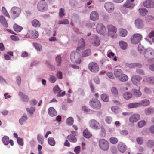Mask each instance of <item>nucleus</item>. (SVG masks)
Segmentation results:
<instances>
[{"mask_svg":"<svg viewBox=\"0 0 154 154\" xmlns=\"http://www.w3.org/2000/svg\"><path fill=\"white\" fill-rule=\"evenodd\" d=\"M79 51L77 49L76 51H72L71 54L70 59L71 61L77 64H80L81 62V56L78 51Z\"/></svg>","mask_w":154,"mask_h":154,"instance_id":"obj_1","label":"nucleus"},{"mask_svg":"<svg viewBox=\"0 0 154 154\" xmlns=\"http://www.w3.org/2000/svg\"><path fill=\"white\" fill-rule=\"evenodd\" d=\"M99 146L102 150L106 151L108 150L109 146L108 141L104 138H102L99 140Z\"/></svg>","mask_w":154,"mask_h":154,"instance_id":"obj_2","label":"nucleus"},{"mask_svg":"<svg viewBox=\"0 0 154 154\" xmlns=\"http://www.w3.org/2000/svg\"><path fill=\"white\" fill-rule=\"evenodd\" d=\"M108 30V34L112 38H116V32L117 29L116 27L111 24L108 25L107 26Z\"/></svg>","mask_w":154,"mask_h":154,"instance_id":"obj_3","label":"nucleus"},{"mask_svg":"<svg viewBox=\"0 0 154 154\" xmlns=\"http://www.w3.org/2000/svg\"><path fill=\"white\" fill-rule=\"evenodd\" d=\"M21 9L17 7H13L10 10L11 18L14 19L17 17L21 12Z\"/></svg>","mask_w":154,"mask_h":154,"instance_id":"obj_4","label":"nucleus"},{"mask_svg":"<svg viewBox=\"0 0 154 154\" xmlns=\"http://www.w3.org/2000/svg\"><path fill=\"white\" fill-rule=\"evenodd\" d=\"M90 106L93 109L98 110L101 106V104L100 101L97 99L92 98L89 102Z\"/></svg>","mask_w":154,"mask_h":154,"instance_id":"obj_5","label":"nucleus"},{"mask_svg":"<svg viewBox=\"0 0 154 154\" xmlns=\"http://www.w3.org/2000/svg\"><path fill=\"white\" fill-rule=\"evenodd\" d=\"M89 70L92 72L96 73L99 70V67L98 64L95 62H90L88 65Z\"/></svg>","mask_w":154,"mask_h":154,"instance_id":"obj_6","label":"nucleus"},{"mask_svg":"<svg viewBox=\"0 0 154 154\" xmlns=\"http://www.w3.org/2000/svg\"><path fill=\"white\" fill-rule=\"evenodd\" d=\"M142 36L139 33L134 34L131 38V41L134 44H137L142 39Z\"/></svg>","mask_w":154,"mask_h":154,"instance_id":"obj_7","label":"nucleus"},{"mask_svg":"<svg viewBox=\"0 0 154 154\" xmlns=\"http://www.w3.org/2000/svg\"><path fill=\"white\" fill-rule=\"evenodd\" d=\"M106 11L109 13L112 12L114 9V6L112 3L111 2H106L104 6Z\"/></svg>","mask_w":154,"mask_h":154,"instance_id":"obj_8","label":"nucleus"},{"mask_svg":"<svg viewBox=\"0 0 154 154\" xmlns=\"http://www.w3.org/2000/svg\"><path fill=\"white\" fill-rule=\"evenodd\" d=\"M89 125L92 128L98 129L100 128V123L95 119H91L89 122Z\"/></svg>","mask_w":154,"mask_h":154,"instance_id":"obj_9","label":"nucleus"},{"mask_svg":"<svg viewBox=\"0 0 154 154\" xmlns=\"http://www.w3.org/2000/svg\"><path fill=\"white\" fill-rule=\"evenodd\" d=\"M144 56L146 58L152 59L154 57V51L152 49H147L144 53Z\"/></svg>","mask_w":154,"mask_h":154,"instance_id":"obj_10","label":"nucleus"},{"mask_svg":"<svg viewBox=\"0 0 154 154\" xmlns=\"http://www.w3.org/2000/svg\"><path fill=\"white\" fill-rule=\"evenodd\" d=\"M37 8L39 11H44L47 9V5L45 2L40 1L37 4Z\"/></svg>","mask_w":154,"mask_h":154,"instance_id":"obj_11","label":"nucleus"},{"mask_svg":"<svg viewBox=\"0 0 154 154\" xmlns=\"http://www.w3.org/2000/svg\"><path fill=\"white\" fill-rule=\"evenodd\" d=\"M143 6L147 8H152L154 7V2L152 0H146L143 3Z\"/></svg>","mask_w":154,"mask_h":154,"instance_id":"obj_12","label":"nucleus"},{"mask_svg":"<svg viewBox=\"0 0 154 154\" xmlns=\"http://www.w3.org/2000/svg\"><path fill=\"white\" fill-rule=\"evenodd\" d=\"M106 29L105 26L102 23L98 24L97 27V32L100 34H103L105 32Z\"/></svg>","mask_w":154,"mask_h":154,"instance_id":"obj_13","label":"nucleus"},{"mask_svg":"<svg viewBox=\"0 0 154 154\" xmlns=\"http://www.w3.org/2000/svg\"><path fill=\"white\" fill-rule=\"evenodd\" d=\"M131 79L133 84L137 85L140 84V81L142 80V78L140 76L135 75L132 77Z\"/></svg>","mask_w":154,"mask_h":154,"instance_id":"obj_14","label":"nucleus"},{"mask_svg":"<svg viewBox=\"0 0 154 154\" xmlns=\"http://www.w3.org/2000/svg\"><path fill=\"white\" fill-rule=\"evenodd\" d=\"M135 23L136 27L138 29H141L144 26L143 21L140 19H137L135 20Z\"/></svg>","mask_w":154,"mask_h":154,"instance_id":"obj_15","label":"nucleus"},{"mask_svg":"<svg viewBox=\"0 0 154 154\" xmlns=\"http://www.w3.org/2000/svg\"><path fill=\"white\" fill-rule=\"evenodd\" d=\"M140 119V115L138 114H134L132 115L129 118V120L131 123H134L137 122Z\"/></svg>","mask_w":154,"mask_h":154,"instance_id":"obj_16","label":"nucleus"},{"mask_svg":"<svg viewBox=\"0 0 154 154\" xmlns=\"http://www.w3.org/2000/svg\"><path fill=\"white\" fill-rule=\"evenodd\" d=\"M99 17L98 13L96 11H92L90 15V18L93 21H96L97 20Z\"/></svg>","mask_w":154,"mask_h":154,"instance_id":"obj_17","label":"nucleus"},{"mask_svg":"<svg viewBox=\"0 0 154 154\" xmlns=\"http://www.w3.org/2000/svg\"><path fill=\"white\" fill-rule=\"evenodd\" d=\"M21 100L24 102H27L29 100L28 96L26 95L21 92H19L18 93Z\"/></svg>","mask_w":154,"mask_h":154,"instance_id":"obj_18","label":"nucleus"},{"mask_svg":"<svg viewBox=\"0 0 154 154\" xmlns=\"http://www.w3.org/2000/svg\"><path fill=\"white\" fill-rule=\"evenodd\" d=\"M78 45L77 49L79 51L82 50L85 46V42L83 38L80 39L78 42Z\"/></svg>","mask_w":154,"mask_h":154,"instance_id":"obj_19","label":"nucleus"},{"mask_svg":"<svg viewBox=\"0 0 154 154\" xmlns=\"http://www.w3.org/2000/svg\"><path fill=\"white\" fill-rule=\"evenodd\" d=\"M0 22L3 26L5 28L8 27L7 21L5 17L3 15H0Z\"/></svg>","mask_w":154,"mask_h":154,"instance_id":"obj_20","label":"nucleus"},{"mask_svg":"<svg viewBox=\"0 0 154 154\" xmlns=\"http://www.w3.org/2000/svg\"><path fill=\"white\" fill-rule=\"evenodd\" d=\"M135 6V4L129 0H127L126 2L123 5L124 7L130 9H132Z\"/></svg>","mask_w":154,"mask_h":154,"instance_id":"obj_21","label":"nucleus"},{"mask_svg":"<svg viewBox=\"0 0 154 154\" xmlns=\"http://www.w3.org/2000/svg\"><path fill=\"white\" fill-rule=\"evenodd\" d=\"M29 37L32 38H38L39 36L38 32L35 30L29 31Z\"/></svg>","mask_w":154,"mask_h":154,"instance_id":"obj_22","label":"nucleus"},{"mask_svg":"<svg viewBox=\"0 0 154 154\" xmlns=\"http://www.w3.org/2000/svg\"><path fill=\"white\" fill-rule=\"evenodd\" d=\"M126 146L123 143L120 142L118 144V148L121 152H124L126 149Z\"/></svg>","mask_w":154,"mask_h":154,"instance_id":"obj_23","label":"nucleus"},{"mask_svg":"<svg viewBox=\"0 0 154 154\" xmlns=\"http://www.w3.org/2000/svg\"><path fill=\"white\" fill-rule=\"evenodd\" d=\"M48 113L50 116L52 117L55 116L57 115L56 111L52 107H51L49 108Z\"/></svg>","mask_w":154,"mask_h":154,"instance_id":"obj_24","label":"nucleus"},{"mask_svg":"<svg viewBox=\"0 0 154 154\" xmlns=\"http://www.w3.org/2000/svg\"><path fill=\"white\" fill-rule=\"evenodd\" d=\"M138 12L140 15L142 16H145L148 13V10L144 8H140L138 10Z\"/></svg>","mask_w":154,"mask_h":154,"instance_id":"obj_25","label":"nucleus"},{"mask_svg":"<svg viewBox=\"0 0 154 154\" xmlns=\"http://www.w3.org/2000/svg\"><path fill=\"white\" fill-rule=\"evenodd\" d=\"M67 139L71 142L75 143L77 141V138L72 134L68 135L67 137Z\"/></svg>","mask_w":154,"mask_h":154,"instance_id":"obj_26","label":"nucleus"},{"mask_svg":"<svg viewBox=\"0 0 154 154\" xmlns=\"http://www.w3.org/2000/svg\"><path fill=\"white\" fill-rule=\"evenodd\" d=\"M133 94L136 97H140L142 95V93L140 91V88L139 87L138 89H133L132 91Z\"/></svg>","mask_w":154,"mask_h":154,"instance_id":"obj_27","label":"nucleus"},{"mask_svg":"<svg viewBox=\"0 0 154 154\" xmlns=\"http://www.w3.org/2000/svg\"><path fill=\"white\" fill-rule=\"evenodd\" d=\"M139 106H148L150 104V102L149 100L147 99H144L140 101Z\"/></svg>","mask_w":154,"mask_h":154,"instance_id":"obj_28","label":"nucleus"},{"mask_svg":"<svg viewBox=\"0 0 154 154\" xmlns=\"http://www.w3.org/2000/svg\"><path fill=\"white\" fill-rule=\"evenodd\" d=\"M32 26L35 27H39L41 26L40 22L37 19H35L32 22Z\"/></svg>","mask_w":154,"mask_h":154,"instance_id":"obj_29","label":"nucleus"},{"mask_svg":"<svg viewBox=\"0 0 154 154\" xmlns=\"http://www.w3.org/2000/svg\"><path fill=\"white\" fill-rule=\"evenodd\" d=\"M122 72L120 69H116L114 71V74L117 78H119L122 74Z\"/></svg>","mask_w":154,"mask_h":154,"instance_id":"obj_30","label":"nucleus"},{"mask_svg":"<svg viewBox=\"0 0 154 154\" xmlns=\"http://www.w3.org/2000/svg\"><path fill=\"white\" fill-rule=\"evenodd\" d=\"M119 45L120 48L122 49H126L128 47V44L126 42L123 41H121L119 42Z\"/></svg>","mask_w":154,"mask_h":154,"instance_id":"obj_31","label":"nucleus"},{"mask_svg":"<svg viewBox=\"0 0 154 154\" xmlns=\"http://www.w3.org/2000/svg\"><path fill=\"white\" fill-rule=\"evenodd\" d=\"M84 136L87 138H89L92 136V134L87 129H85L83 132Z\"/></svg>","mask_w":154,"mask_h":154,"instance_id":"obj_32","label":"nucleus"},{"mask_svg":"<svg viewBox=\"0 0 154 154\" xmlns=\"http://www.w3.org/2000/svg\"><path fill=\"white\" fill-rule=\"evenodd\" d=\"M91 50L90 49H88L83 51L82 53V57H85L89 56L91 54Z\"/></svg>","mask_w":154,"mask_h":154,"instance_id":"obj_33","label":"nucleus"},{"mask_svg":"<svg viewBox=\"0 0 154 154\" xmlns=\"http://www.w3.org/2000/svg\"><path fill=\"white\" fill-rule=\"evenodd\" d=\"M140 104L138 103H133L128 104V107L130 108H136L139 106Z\"/></svg>","mask_w":154,"mask_h":154,"instance_id":"obj_34","label":"nucleus"},{"mask_svg":"<svg viewBox=\"0 0 154 154\" xmlns=\"http://www.w3.org/2000/svg\"><path fill=\"white\" fill-rule=\"evenodd\" d=\"M154 109L152 108L149 107L145 109V113L146 115H149L153 113Z\"/></svg>","mask_w":154,"mask_h":154,"instance_id":"obj_35","label":"nucleus"},{"mask_svg":"<svg viewBox=\"0 0 154 154\" xmlns=\"http://www.w3.org/2000/svg\"><path fill=\"white\" fill-rule=\"evenodd\" d=\"M14 31L17 32H20L23 29V28L15 23L14 25Z\"/></svg>","mask_w":154,"mask_h":154,"instance_id":"obj_36","label":"nucleus"},{"mask_svg":"<svg viewBox=\"0 0 154 154\" xmlns=\"http://www.w3.org/2000/svg\"><path fill=\"white\" fill-rule=\"evenodd\" d=\"M119 79L120 81L124 82L128 80V77L126 75L122 73Z\"/></svg>","mask_w":154,"mask_h":154,"instance_id":"obj_37","label":"nucleus"},{"mask_svg":"<svg viewBox=\"0 0 154 154\" xmlns=\"http://www.w3.org/2000/svg\"><path fill=\"white\" fill-rule=\"evenodd\" d=\"M100 44V41L98 37L96 36L92 44L96 46H98Z\"/></svg>","mask_w":154,"mask_h":154,"instance_id":"obj_38","label":"nucleus"},{"mask_svg":"<svg viewBox=\"0 0 154 154\" xmlns=\"http://www.w3.org/2000/svg\"><path fill=\"white\" fill-rule=\"evenodd\" d=\"M49 144L51 146H54L56 142L54 139L52 137H50L48 139Z\"/></svg>","mask_w":154,"mask_h":154,"instance_id":"obj_39","label":"nucleus"},{"mask_svg":"<svg viewBox=\"0 0 154 154\" xmlns=\"http://www.w3.org/2000/svg\"><path fill=\"white\" fill-rule=\"evenodd\" d=\"M123 97L125 99L128 100L132 97V95L129 92H126L123 94Z\"/></svg>","mask_w":154,"mask_h":154,"instance_id":"obj_40","label":"nucleus"},{"mask_svg":"<svg viewBox=\"0 0 154 154\" xmlns=\"http://www.w3.org/2000/svg\"><path fill=\"white\" fill-rule=\"evenodd\" d=\"M127 34V31L124 29H121L120 30L119 35L122 37H125Z\"/></svg>","mask_w":154,"mask_h":154,"instance_id":"obj_41","label":"nucleus"},{"mask_svg":"<svg viewBox=\"0 0 154 154\" xmlns=\"http://www.w3.org/2000/svg\"><path fill=\"white\" fill-rule=\"evenodd\" d=\"M9 140V137L6 136H5L2 138V141L3 143L6 145L8 144Z\"/></svg>","mask_w":154,"mask_h":154,"instance_id":"obj_42","label":"nucleus"},{"mask_svg":"<svg viewBox=\"0 0 154 154\" xmlns=\"http://www.w3.org/2000/svg\"><path fill=\"white\" fill-rule=\"evenodd\" d=\"M101 98L102 100L104 101L107 102L109 101V96L106 94H102L101 95Z\"/></svg>","mask_w":154,"mask_h":154,"instance_id":"obj_43","label":"nucleus"},{"mask_svg":"<svg viewBox=\"0 0 154 154\" xmlns=\"http://www.w3.org/2000/svg\"><path fill=\"white\" fill-rule=\"evenodd\" d=\"M27 119V117L26 115H24L22 117L19 119V122L21 125H23L25 121Z\"/></svg>","mask_w":154,"mask_h":154,"instance_id":"obj_44","label":"nucleus"},{"mask_svg":"<svg viewBox=\"0 0 154 154\" xmlns=\"http://www.w3.org/2000/svg\"><path fill=\"white\" fill-rule=\"evenodd\" d=\"M33 45L37 51H40L42 50V47L40 44L37 43H33Z\"/></svg>","mask_w":154,"mask_h":154,"instance_id":"obj_45","label":"nucleus"},{"mask_svg":"<svg viewBox=\"0 0 154 154\" xmlns=\"http://www.w3.org/2000/svg\"><path fill=\"white\" fill-rule=\"evenodd\" d=\"M37 140L39 143L42 144L44 143V138L40 134H38L37 135Z\"/></svg>","mask_w":154,"mask_h":154,"instance_id":"obj_46","label":"nucleus"},{"mask_svg":"<svg viewBox=\"0 0 154 154\" xmlns=\"http://www.w3.org/2000/svg\"><path fill=\"white\" fill-rule=\"evenodd\" d=\"M112 112L115 113H117L119 112L120 109L118 106H112L111 108Z\"/></svg>","mask_w":154,"mask_h":154,"instance_id":"obj_47","label":"nucleus"},{"mask_svg":"<svg viewBox=\"0 0 154 154\" xmlns=\"http://www.w3.org/2000/svg\"><path fill=\"white\" fill-rule=\"evenodd\" d=\"M109 140L110 142L114 144H116L118 142V139L114 137H110Z\"/></svg>","mask_w":154,"mask_h":154,"instance_id":"obj_48","label":"nucleus"},{"mask_svg":"<svg viewBox=\"0 0 154 154\" xmlns=\"http://www.w3.org/2000/svg\"><path fill=\"white\" fill-rule=\"evenodd\" d=\"M65 15V10L63 8H61L59 10V15L60 18H62L63 16Z\"/></svg>","mask_w":154,"mask_h":154,"instance_id":"obj_49","label":"nucleus"},{"mask_svg":"<svg viewBox=\"0 0 154 154\" xmlns=\"http://www.w3.org/2000/svg\"><path fill=\"white\" fill-rule=\"evenodd\" d=\"M69 22L67 19H64L62 20H59L58 22V24H68Z\"/></svg>","mask_w":154,"mask_h":154,"instance_id":"obj_50","label":"nucleus"},{"mask_svg":"<svg viewBox=\"0 0 154 154\" xmlns=\"http://www.w3.org/2000/svg\"><path fill=\"white\" fill-rule=\"evenodd\" d=\"M74 122V119L72 117H70L68 118L66 120L67 124L69 125H72Z\"/></svg>","mask_w":154,"mask_h":154,"instance_id":"obj_51","label":"nucleus"},{"mask_svg":"<svg viewBox=\"0 0 154 154\" xmlns=\"http://www.w3.org/2000/svg\"><path fill=\"white\" fill-rule=\"evenodd\" d=\"M70 4L73 7H76L78 5L77 2L75 0H71L70 2Z\"/></svg>","mask_w":154,"mask_h":154,"instance_id":"obj_52","label":"nucleus"},{"mask_svg":"<svg viewBox=\"0 0 154 154\" xmlns=\"http://www.w3.org/2000/svg\"><path fill=\"white\" fill-rule=\"evenodd\" d=\"M56 60L57 62V65H60L62 61V60L61 59V57L60 55H58L57 56L56 58Z\"/></svg>","mask_w":154,"mask_h":154,"instance_id":"obj_53","label":"nucleus"},{"mask_svg":"<svg viewBox=\"0 0 154 154\" xmlns=\"http://www.w3.org/2000/svg\"><path fill=\"white\" fill-rule=\"evenodd\" d=\"M146 145L148 147L151 148L154 146V142L152 140H149L146 143Z\"/></svg>","mask_w":154,"mask_h":154,"instance_id":"obj_54","label":"nucleus"},{"mask_svg":"<svg viewBox=\"0 0 154 154\" xmlns=\"http://www.w3.org/2000/svg\"><path fill=\"white\" fill-rule=\"evenodd\" d=\"M146 123L145 121L144 120L140 121L138 122V125L139 128H142L145 125Z\"/></svg>","mask_w":154,"mask_h":154,"instance_id":"obj_55","label":"nucleus"},{"mask_svg":"<svg viewBox=\"0 0 154 154\" xmlns=\"http://www.w3.org/2000/svg\"><path fill=\"white\" fill-rule=\"evenodd\" d=\"M27 110L28 112L30 113V114L32 115L33 113V112L35 110V108L34 107H31L29 109H28V108L26 109Z\"/></svg>","mask_w":154,"mask_h":154,"instance_id":"obj_56","label":"nucleus"},{"mask_svg":"<svg viewBox=\"0 0 154 154\" xmlns=\"http://www.w3.org/2000/svg\"><path fill=\"white\" fill-rule=\"evenodd\" d=\"M56 78L53 75H50L49 78V81L52 83H54L56 80Z\"/></svg>","mask_w":154,"mask_h":154,"instance_id":"obj_57","label":"nucleus"},{"mask_svg":"<svg viewBox=\"0 0 154 154\" xmlns=\"http://www.w3.org/2000/svg\"><path fill=\"white\" fill-rule=\"evenodd\" d=\"M106 122L108 124H110L112 122V119L111 117L110 116H107L105 118Z\"/></svg>","mask_w":154,"mask_h":154,"instance_id":"obj_58","label":"nucleus"},{"mask_svg":"<svg viewBox=\"0 0 154 154\" xmlns=\"http://www.w3.org/2000/svg\"><path fill=\"white\" fill-rule=\"evenodd\" d=\"M148 82L151 84H154V77H149L147 79Z\"/></svg>","mask_w":154,"mask_h":154,"instance_id":"obj_59","label":"nucleus"},{"mask_svg":"<svg viewBox=\"0 0 154 154\" xmlns=\"http://www.w3.org/2000/svg\"><path fill=\"white\" fill-rule=\"evenodd\" d=\"M17 141L19 145L21 146H23V141L22 139L18 137L17 139Z\"/></svg>","mask_w":154,"mask_h":154,"instance_id":"obj_60","label":"nucleus"},{"mask_svg":"<svg viewBox=\"0 0 154 154\" xmlns=\"http://www.w3.org/2000/svg\"><path fill=\"white\" fill-rule=\"evenodd\" d=\"M111 91L112 93L115 95L118 94V91L117 89L115 87H113L111 88Z\"/></svg>","mask_w":154,"mask_h":154,"instance_id":"obj_61","label":"nucleus"},{"mask_svg":"<svg viewBox=\"0 0 154 154\" xmlns=\"http://www.w3.org/2000/svg\"><path fill=\"white\" fill-rule=\"evenodd\" d=\"M136 141L139 144L141 145L143 143V140L142 138L138 137L137 138Z\"/></svg>","mask_w":154,"mask_h":154,"instance_id":"obj_62","label":"nucleus"},{"mask_svg":"<svg viewBox=\"0 0 154 154\" xmlns=\"http://www.w3.org/2000/svg\"><path fill=\"white\" fill-rule=\"evenodd\" d=\"M107 76L110 79H114V77L112 72H108L106 73Z\"/></svg>","mask_w":154,"mask_h":154,"instance_id":"obj_63","label":"nucleus"},{"mask_svg":"<svg viewBox=\"0 0 154 154\" xmlns=\"http://www.w3.org/2000/svg\"><path fill=\"white\" fill-rule=\"evenodd\" d=\"M82 109L86 112H89L90 111V109L87 107L85 106H82Z\"/></svg>","mask_w":154,"mask_h":154,"instance_id":"obj_64","label":"nucleus"}]
</instances>
